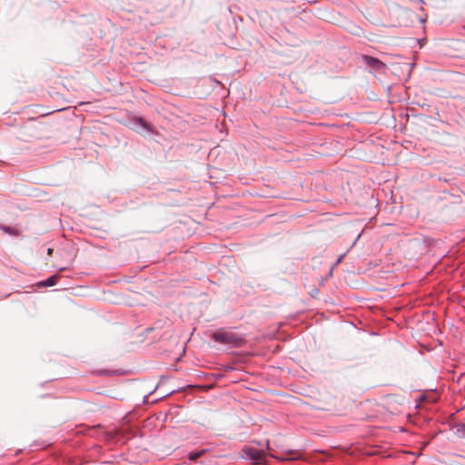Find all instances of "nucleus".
<instances>
[{
    "label": "nucleus",
    "mask_w": 465,
    "mask_h": 465,
    "mask_svg": "<svg viewBox=\"0 0 465 465\" xmlns=\"http://www.w3.org/2000/svg\"><path fill=\"white\" fill-rule=\"evenodd\" d=\"M215 342L228 346L230 348H240L243 343V339L232 331H218L211 335Z\"/></svg>",
    "instance_id": "nucleus-1"
},
{
    "label": "nucleus",
    "mask_w": 465,
    "mask_h": 465,
    "mask_svg": "<svg viewBox=\"0 0 465 465\" xmlns=\"http://www.w3.org/2000/svg\"><path fill=\"white\" fill-rule=\"evenodd\" d=\"M242 458L252 461L253 464H262L265 461V450L252 446H244L242 450Z\"/></svg>",
    "instance_id": "nucleus-2"
},
{
    "label": "nucleus",
    "mask_w": 465,
    "mask_h": 465,
    "mask_svg": "<svg viewBox=\"0 0 465 465\" xmlns=\"http://www.w3.org/2000/svg\"><path fill=\"white\" fill-rule=\"evenodd\" d=\"M131 126L136 132H150L151 127L149 124L142 117H134L130 121Z\"/></svg>",
    "instance_id": "nucleus-3"
},
{
    "label": "nucleus",
    "mask_w": 465,
    "mask_h": 465,
    "mask_svg": "<svg viewBox=\"0 0 465 465\" xmlns=\"http://www.w3.org/2000/svg\"><path fill=\"white\" fill-rule=\"evenodd\" d=\"M362 61L365 65L375 69V70H382L385 68V64L382 63L381 60H379L376 57L370 56V55H363Z\"/></svg>",
    "instance_id": "nucleus-4"
},
{
    "label": "nucleus",
    "mask_w": 465,
    "mask_h": 465,
    "mask_svg": "<svg viewBox=\"0 0 465 465\" xmlns=\"http://www.w3.org/2000/svg\"><path fill=\"white\" fill-rule=\"evenodd\" d=\"M452 430L456 436L465 440V424L456 423L452 426Z\"/></svg>",
    "instance_id": "nucleus-5"
},
{
    "label": "nucleus",
    "mask_w": 465,
    "mask_h": 465,
    "mask_svg": "<svg viewBox=\"0 0 465 465\" xmlns=\"http://www.w3.org/2000/svg\"><path fill=\"white\" fill-rule=\"evenodd\" d=\"M58 278H59V276L57 274L52 275L49 278H47L46 280L39 282V286H42V287L54 286V285H55Z\"/></svg>",
    "instance_id": "nucleus-6"
},
{
    "label": "nucleus",
    "mask_w": 465,
    "mask_h": 465,
    "mask_svg": "<svg viewBox=\"0 0 465 465\" xmlns=\"http://www.w3.org/2000/svg\"><path fill=\"white\" fill-rule=\"evenodd\" d=\"M205 451H206V450H201L190 451V452L188 453V459H189L191 461H194V460H196L197 459H199L200 457H202Z\"/></svg>",
    "instance_id": "nucleus-7"
},
{
    "label": "nucleus",
    "mask_w": 465,
    "mask_h": 465,
    "mask_svg": "<svg viewBox=\"0 0 465 465\" xmlns=\"http://www.w3.org/2000/svg\"><path fill=\"white\" fill-rule=\"evenodd\" d=\"M5 232L8 233V234H14L15 233V230L9 226H1L0 227Z\"/></svg>",
    "instance_id": "nucleus-8"
},
{
    "label": "nucleus",
    "mask_w": 465,
    "mask_h": 465,
    "mask_svg": "<svg viewBox=\"0 0 465 465\" xmlns=\"http://www.w3.org/2000/svg\"><path fill=\"white\" fill-rule=\"evenodd\" d=\"M343 257H344V254L339 256V258L337 259L336 264L340 263L341 262V260L343 259Z\"/></svg>",
    "instance_id": "nucleus-9"
},
{
    "label": "nucleus",
    "mask_w": 465,
    "mask_h": 465,
    "mask_svg": "<svg viewBox=\"0 0 465 465\" xmlns=\"http://www.w3.org/2000/svg\"><path fill=\"white\" fill-rule=\"evenodd\" d=\"M52 252H53V249H51V248H49V249L47 250V253H48V254H51V253H52Z\"/></svg>",
    "instance_id": "nucleus-10"
},
{
    "label": "nucleus",
    "mask_w": 465,
    "mask_h": 465,
    "mask_svg": "<svg viewBox=\"0 0 465 465\" xmlns=\"http://www.w3.org/2000/svg\"><path fill=\"white\" fill-rule=\"evenodd\" d=\"M64 270H65V268H64V267H62V268H59V269H58V271H59V272H64Z\"/></svg>",
    "instance_id": "nucleus-11"
}]
</instances>
